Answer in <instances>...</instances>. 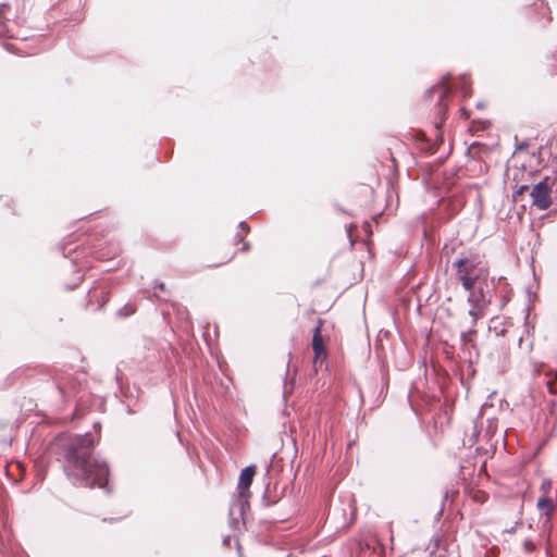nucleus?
Masks as SVG:
<instances>
[{
    "instance_id": "1",
    "label": "nucleus",
    "mask_w": 557,
    "mask_h": 557,
    "mask_svg": "<svg viewBox=\"0 0 557 557\" xmlns=\"http://www.w3.org/2000/svg\"><path fill=\"white\" fill-rule=\"evenodd\" d=\"M94 438L89 434L79 436L66 456V474L82 486L103 488L108 483L109 469L104 461L92 457Z\"/></svg>"
},
{
    "instance_id": "2",
    "label": "nucleus",
    "mask_w": 557,
    "mask_h": 557,
    "mask_svg": "<svg viewBox=\"0 0 557 557\" xmlns=\"http://www.w3.org/2000/svg\"><path fill=\"white\" fill-rule=\"evenodd\" d=\"M456 276L463 288L469 292L468 301L471 305L469 314L472 323L484 317V311L491 302L490 270L485 262L476 259L463 258L454 262Z\"/></svg>"
},
{
    "instance_id": "3",
    "label": "nucleus",
    "mask_w": 557,
    "mask_h": 557,
    "mask_svg": "<svg viewBox=\"0 0 557 557\" xmlns=\"http://www.w3.org/2000/svg\"><path fill=\"white\" fill-rule=\"evenodd\" d=\"M256 473L255 467H247L242 470L237 484V498L230 509V515H238L244 517L245 511L249 508L250 485Z\"/></svg>"
},
{
    "instance_id": "4",
    "label": "nucleus",
    "mask_w": 557,
    "mask_h": 557,
    "mask_svg": "<svg viewBox=\"0 0 557 557\" xmlns=\"http://www.w3.org/2000/svg\"><path fill=\"white\" fill-rule=\"evenodd\" d=\"M552 180L545 177L531 189L532 205L540 210H546L552 206Z\"/></svg>"
},
{
    "instance_id": "5",
    "label": "nucleus",
    "mask_w": 557,
    "mask_h": 557,
    "mask_svg": "<svg viewBox=\"0 0 557 557\" xmlns=\"http://www.w3.org/2000/svg\"><path fill=\"white\" fill-rule=\"evenodd\" d=\"M322 326H323V320L319 319L318 325L314 329L313 336H312V349L314 352L313 366L315 369L319 364H322L327 358V351H326L325 344H324V341H323V337L321 334Z\"/></svg>"
},
{
    "instance_id": "6",
    "label": "nucleus",
    "mask_w": 557,
    "mask_h": 557,
    "mask_svg": "<svg viewBox=\"0 0 557 557\" xmlns=\"http://www.w3.org/2000/svg\"><path fill=\"white\" fill-rule=\"evenodd\" d=\"M450 92H451V87L448 85L447 78H443V81L437 86H434L430 90V94H438V107H440V113L442 115H441L440 122H436L437 127L445 120L444 114L448 107L446 99L448 98Z\"/></svg>"
},
{
    "instance_id": "7",
    "label": "nucleus",
    "mask_w": 557,
    "mask_h": 557,
    "mask_svg": "<svg viewBox=\"0 0 557 557\" xmlns=\"http://www.w3.org/2000/svg\"><path fill=\"white\" fill-rule=\"evenodd\" d=\"M536 507L546 517V520L549 521L555 511V502L552 497L542 495L537 500Z\"/></svg>"
},
{
    "instance_id": "8",
    "label": "nucleus",
    "mask_w": 557,
    "mask_h": 557,
    "mask_svg": "<svg viewBox=\"0 0 557 557\" xmlns=\"http://www.w3.org/2000/svg\"><path fill=\"white\" fill-rule=\"evenodd\" d=\"M553 483L550 479H544L541 483L540 491L542 495L549 496V492L552 490Z\"/></svg>"
},
{
    "instance_id": "9",
    "label": "nucleus",
    "mask_w": 557,
    "mask_h": 557,
    "mask_svg": "<svg viewBox=\"0 0 557 557\" xmlns=\"http://www.w3.org/2000/svg\"><path fill=\"white\" fill-rule=\"evenodd\" d=\"M460 84H461V88H462L463 95L465 96H470L471 91H470L468 78L466 76H462L460 78Z\"/></svg>"
},
{
    "instance_id": "10",
    "label": "nucleus",
    "mask_w": 557,
    "mask_h": 557,
    "mask_svg": "<svg viewBox=\"0 0 557 557\" xmlns=\"http://www.w3.org/2000/svg\"><path fill=\"white\" fill-rule=\"evenodd\" d=\"M134 312H135V308L132 305H126L123 309H121L120 314L123 317H127Z\"/></svg>"
},
{
    "instance_id": "11",
    "label": "nucleus",
    "mask_w": 557,
    "mask_h": 557,
    "mask_svg": "<svg viewBox=\"0 0 557 557\" xmlns=\"http://www.w3.org/2000/svg\"><path fill=\"white\" fill-rule=\"evenodd\" d=\"M523 546H524L525 550L529 553L534 549V545H533L532 541H529V540L524 541Z\"/></svg>"
},
{
    "instance_id": "12",
    "label": "nucleus",
    "mask_w": 557,
    "mask_h": 557,
    "mask_svg": "<svg viewBox=\"0 0 557 557\" xmlns=\"http://www.w3.org/2000/svg\"><path fill=\"white\" fill-rule=\"evenodd\" d=\"M471 336H472V332L463 333V334L461 335V338H462L463 343L466 344V343H468V342H470V341H471Z\"/></svg>"
},
{
    "instance_id": "13",
    "label": "nucleus",
    "mask_w": 557,
    "mask_h": 557,
    "mask_svg": "<svg viewBox=\"0 0 557 557\" xmlns=\"http://www.w3.org/2000/svg\"><path fill=\"white\" fill-rule=\"evenodd\" d=\"M528 189H529V188H528V186L522 185V186H520V188L518 189L517 194H518V195H520V194H522V193L527 191Z\"/></svg>"
},
{
    "instance_id": "14",
    "label": "nucleus",
    "mask_w": 557,
    "mask_h": 557,
    "mask_svg": "<svg viewBox=\"0 0 557 557\" xmlns=\"http://www.w3.org/2000/svg\"><path fill=\"white\" fill-rule=\"evenodd\" d=\"M547 386H548V388H549V392H550L552 394H555L554 385H553V383H552L550 381H548V382H547Z\"/></svg>"
},
{
    "instance_id": "15",
    "label": "nucleus",
    "mask_w": 557,
    "mask_h": 557,
    "mask_svg": "<svg viewBox=\"0 0 557 557\" xmlns=\"http://www.w3.org/2000/svg\"><path fill=\"white\" fill-rule=\"evenodd\" d=\"M159 287H160L161 289H164V284H160V285H159Z\"/></svg>"
},
{
    "instance_id": "16",
    "label": "nucleus",
    "mask_w": 557,
    "mask_h": 557,
    "mask_svg": "<svg viewBox=\"0 0 557 557\" xmlns=\"http://www.w3.org/2000/svg\"><path fill=\"white\" fill-rule=\"evenodd\" d=\"M462 114L467 115L466 110L461 109Z\"/></svg>"
}]
</instances>
